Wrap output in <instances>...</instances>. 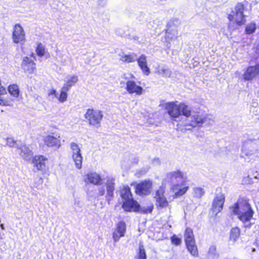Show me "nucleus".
I'll return each mask as SVG.
<instances>
[{"mask_svg": "<svg viewBox=\"0 0 259 259\" xmlns=\"http://www.w3.org/2000/svg\"><path fill=\"white\" fill-rule=\"evenodd\" d=\"M183 181V174L180 170L170 171L167 173L164 182H167L170 184L176 185L178 182H181Z\"/></svg>", "mask_w": 259, "mask_h": 259, "instance_id": "9d476101", "label": "nucleus"}, {"mask_svg": "<svg viewBox=\"0 0 259 259\" xmlns=\"http://www.w3.org/2000/svg\"><path fill=\"white\" fill-rule=\"evenodd\" d=\"M25 33L22 27L19 24H16L14 28L12 38L15 43H21L25 39Z\"/></svg>", "mask_w": 259, "mask_h": 259, "instance_id": "f8f14e48", "label": "nucleus"}, {"mask_svg": "<svg viewBox=\"0 0 259 259\" xmlns=\"http://www.w3.org/2000/svg\"><path fill=\"white\" fill-rule=\"evenodd\" d=\"M48 95L49 96H54L56 98L57 97L58 93H57L55 89H51L49 91Z\"/></svg>", "mask_w": 259, "mask_h": 259, "instance_id": "79ce46f5", "label": "nucleus"}, {"mask_svg": "<svg viewBox=\"0 0 259 259\" xmlns=\"http://www.w3.org/2000/svg\"><path fill=\"white\" fill-rule=\"evenodd\" d=\"M120 196L122 199V207L126 211H138L140 205L134 200L128 186H124L120 191Z\"/></svg>", "mask_w": 259, "mask_h": 259, "instance_id": "7ed1b4c3", "label": "nucleus"}, {"mask_svg": "<svg viewBox=\"0 0 259 259\" xmlns=\"http://www.w3.org/2000/svg\"><path fill=\"white\" fill-rule=\"evenodd\" d=\"M138 64L143 73L148 75L150 73V69L147 66V57L145 55H141L137 60Z\"/></svg>", "mask_w": 259, "mask_h": 259, "instance_id": "6ab92c4d", "label": "nucleus"}, {"mask_svg": "<svg viewBox=\"0 0 259 259\" xmlns=\"http://www.w3.org/2000/svg\"><path fill=\"white\" fill-rule=\"evenodd\" d=\"M48 159L42 155H36L32 160V163L33 166L35 167L37 170L44 171L46 170V163Z\"/></svg>", "mask_w": 259, "mask_h": 259, "instance_id": "4468645a", "label": "nucleus"}, {"mask_svg": "<svg viewBox=\"0 0 259 259\" xmlns=\"http://www.w3.org/2000/svg\"><path fill=\"white\" fill-rule=\"evenodd\" d=\"M21 65L23 70L29 73H32L35 69L34 62L27 57L23 58Z\"/></svg>", "mask_w": 259, "mask_h": 259, "instance_id": "a211bd4d", "label": "nucleus"}, {"mask_svg": "<svg viewBox=\"0 0 259 259\" xmlns=\"http://www.w3.org/2000/svg\"><path fill=\"white\" fill-rule=\"evenodd\" d=\"M60 136L56 134L55 136L48 135L44 139L45 143L49 147H55L59 148L61 145Z\"/></svg>", "mask_w": 259, "mask_h": 259, "instance_id": "f3484780", "label": "nucleus"}, {"mask_svg": "<svg viewBox=\"0 0 259 259\" xmlns=\"http://www.w3.org/2000/svg\"><path fill=\"white\" fill-rule=\"evenodd\" d=\"M225 196L222 193L217 194L212 203L211 210L214 215H217L223 208Z\"/></svg>", "mask_w": 259, "mask_h": 259, "instance_id": "6e6552de", "label": "nucleus"}, {"mask_svg": "<svg viewBox=\"0 0 259 259\" xmlns=\"http://www.w3.org/2000/svg\"><path fill=\"white\" fill-rule=\"evenodd\" d=\"M138 159H136V162H138Z\"/></svg>", "mask_w": 259, "mask_h": 259, "instance_id": "3c124183", "label": "nucleus"}, {"mask_svg": "<svg viewBox=\"0 0 259 259\" xmlns=\"http://www.w3.org/2000/svg\"><path fill=\"white\" fill-rule=\"evenodd\" d=\"M208 255L209 257L214 259L219 257V254L217 252L216 247L214 245L211 246L208 252Z\"/></svg>", "mask_w": 259, "mask_h": 259, "instance_id": "473e14b6", "label": "nucleus"}, {"mask_svg": "<svg viewBox=\"0 0 259 259\" xmlns=\"http://www.w3.org/2000/svg\"><path fill=\"white\" fill-rule=\"evenodd\" d=\"M120 56V60L124 62L132 63L134 62L137 60V55L132 53L130 55H124L123 53L119 54Z\"/></svg>", "mask_w": 259, "mask_h": 259, "instance_id": "b1692460", "label": "nucleus"}, {"mask_svg": "<svg viewBox=\"0 0 259 259\" xmlns=\"http://www.w3.org/2000/svg\"><path fill=\"white\" fill-rule=\"evenodd\" d=\"M98 191V195L99 196H102L105 194V189L104 186L99 187Z\"/></svg>", "mask_w": 259, "mask_h": 259, "instance_id": "a19ab883", "label": "nucleus"}, {"mask_svg": "<svg viewBox=\"0 0 259 259\" xmlns=\"http://www.w3.org/2000/svg\"><path fill=\"white\" fill-rule=\"evenodd\" d=\"M119 235H120L119 233H116V230H115L113 233V239L115 242H118L120 238L122 237V236H119Z\"/></svg>", "mask_w": 259, "mask_h": 259, "instance_id": "ea45409f", "label": "nucleus"}, {"mask_svg": "<svg viewBox=\"0 0 259 259\" xmlns=\"http://www.w3.org/2000/svg\"><path fill=\"white\" fill-rule=\"evenodd\" d=\"M188 189V186H184L181 188L179 184L174 185L172 187L173 191L175 192V195L176 197H179L184 195Z\"/></svg>", "mask_w": 259, "mask_h": 259, "instance_id": "4be33fe9", "label": "nucleus"}, {"mask_svg": "<svg viewBox=\"0 0 259 259\" xmlns=\"http://www.w3.org/2000/svg\"><path fill=\"white\" fill-rule=\"evenodd\" d=\"M135 259H147V255L143 242L139 243L138 251L135 256Z\"/></svg>", "mask_w": 259, "mask_h": 259, "instance_id": "393cba45", "label": "nucleus"}, {"mask_svg": "<svg viewBox=\"0 0 259 259\" xmlns=\"http://www.w3.org/2000/svg\"><path fill=\"white\" fill-rule=\"evenodd\" d=\"M232 214L237 215L239 220L246 227H250L252 224L250 221L252 218L254 211L248 201L243 199H239L230 207Z\"/></svg>", "mask_w": 259, "mask_h": 259, "instance_id": "f03ea898", "label": "nucleus"}, {"mask_svg": "<svg viewBox=\"0 0 259 259\" xmlns=\"http://www.w3.org/2000/svg\"><path fill=\"white\" fill-rule=\"evenodd\" d=\"M36 51L37 54L40 57L43 56L45 54V49L41 44L38 45Z\"/></svg>", "mask_w": 259, "mask_h": 259, "instance_id": "e433bc0d", "label": "nucleus"}, {"mask_svg": "<svg viewBox=\"0 0 259 259\" xmlns=\"http://www.w3.org/2000/svg\"><path fill=\"white\" fill-rule=\"evenodd\" d=\"M17 148L19 150L20 156L26 161L30 160L32 157V152L25 145L18 146L17 145Z\"/></svg>", "mask_w": 259, "mask_h": 259, "instance_id": "aec40b11", "label": "nucleus"}, {"mask_svg": "<svg viewBox=\"0 0 259 259\" xmlns=\"http://www.w3.org/2000/svg\"><path fill=\"white\" fill-rule=\"evenodd\" d=\"M3 239V237H2V235H1V234L0 233V240L1 239Z\"/></svg>", "mask_w": 259, "mask_h": 259, "instance_id": "de8ad7c7", "label": "nucleus"}, {"mask_svg": "<svg viewBox=\"0 0 259 259\" xmlns=\"http://www.w3.org/2000/svg\"><path fill=\"white\" fill-rule=\"evenodd\" d=\"M70 148L72 153V157L74 161L76 167L80 169L82 166V157L79 146L74 142L70 143Z\"/></svg>", "mask_w": 259, "mask_h": 259, "instance_id": "423d86ee", "label": "nucleus"}, {"mask_svg": "<svg viewBox=\"0 0 259 259\" xmlns=\"http://www.w3.org/2000/svg\"><path fill=\"white\" fill-rule=\"evenodd\" d=\"M164 193L165 188L163 186H161L156 192L154 198L156 200V205L158 207L163 208L168 205V202L164 195Z\"/></svg>", "mask_w": 259, "mask_h": 259, "instance_id": "1a4fd4ad", "label": "nucleus"}, {"mask_svg": "<svg viewBox=\"0 0 259 259\" xmlns=\"http://www.w3.org/2000/svg\"><path fill=\"white\" fill-rule=\"evenodd\" d=\"M186 245L188 251L192 255L195 257L198 256V251L195 244V241L186 243Z\"/></svg>", "mask_w": 259, "mask_h": 259, "instance_id": "a878e982", "label": "nucleus"}, {"mask_svg": "<svg viewBox=\"0 0 259 259\" xmlns=\"http://www.w3.org/2000/svg\"><path fill=\"white\" fill-rule=\"evenodd\" d=\"M105 185L106 188V200L109 204L114 197L115 190V179L112 177H106L105 178Z\"/></svg>", "mask_w": 259, "mask_h": 259, "instance_id": "0eeeda50", "label": "nucleus"}, {"mask_svg": "<svg viewBox=\"0 0 259 259\" xmlns=\"http://www.w3.org/2000/svg\"><path fill=\"white\" fill-rule=\"evenodd\" d=\"M259 75V64L248 67L244 72L243 76L245 80H251Z\"/></svg>", "mask_w": 259, "mask_h": 259, "instance_id": "dca6fc26", "label": "nucleus"}, {"mask_svg": "<svg viewBox=\"0 0 259 259\" xmlns=\"http://www.w3.org/2000/svg\"><path fill=\"white\" fill-rule=\"evenodd\" d=\"M8 90L10 94L14 97H18L19 95L18 87L16 84L10 85Z\"/></svg>", "mask_w": 259, "mask_h": 259, "instance_id": "2f4dec72", "label": "nucleus"}, {"mask_svg": "<svg viewBox=\"0 0 259 259\" xmlns=\"http://www.w3.org/2000/svg\"><path fill=\"white\" fill-rule=\"evenodd\" d=\"M171 241L172 243L176 245H180L181 242L182 240L181 239L177 237L176 235H174L171 237Z\"/></svg>", "mask_w": 259, "mask_h": 259, "instance_id": "4c0bfd02", "label": "nucleus"}, {"mask_svg": "<svg viewBox=\"0 0 259 259\" xmlns=\"http://www.w3.org/2000/svg\"><path fill=\"white\" fill-rule=\"evenodd\" d=\"M256 28V24L252 22L246 25L245 32L247 34H251L254 32Z\"/></svg>", "mask_w": 259, "mask_h": 259, "instance_id": "7c9ffc66", "label": "nucleus"}, {"mask_svg": "<svg viewBox=\"0 0 259 259\" xmlns=\"http://www.w3.org/2000/svg\"><path fill=\"white\" fill-rule=\"evenodd\" d=\"M1 227L3 229V225H1Z\"/></svg>", "mask_w": 259, "mask_h": 259, "instance_id": "8fccbe9b", "label": "nucleus"}, {"mask_svg": "<svg viewBox=\"0 0 259 259\" xmlns=\"http://www.w3.org/2000/svg\"><path fill=\"white\" fill-rule=\"evenodd\" d=\"M240 235V230L238 228H233L232 229L230 234V239L234 241L239 237Z\"/></svg>", "mask_w": 259, "mask_h": 259, "instance_id": "72a5a7b5", "label": "nucleus"}, {"mask_svg": "<svg viewBox=\"0 0 259 259\" xmlns=\"http://www.w3.org/2000/svg\"><path fill=\"white\" fill-rule=\"evenodd\" d=\"M244 10V5L241 3H238L231 13L228 15L229 20L236 23L238 26L244 24L246 20L245 19V16L243 14Z\"/></svg>", "mask_w": 259, "mask_h": 259, "instance_id": "20e7f679", "label": "nucleus"}, {"mask_svg": "<svg viewBox=\"0 0 259 259\" xmlns=\"http://www.w3.org/2000/svg\"><path fill=\"white\" fill-rule=\"evenodd\" d=\"M242 157H244L245 160L247 161L254 160L256 158V151L254 149H250L244 147L242 149Z\"/></svg>", "mask_w": 259, "mask_h": 259, "instance_id": "412c9836", "label": "nucleus"}, {"mask_svg": "<svg viewBox=\"0 0 259 259\" xmlns=\"http://www.w3.org/2000/svg\"><path fill=\"white\" fill-rule=\"evenodd\" d=\"M6 141L7 142L6 145L10 147H13L16 144V142L12 138H7Z\"/></svg>", "mask_w": 259, "mask_h": 259, "instance_id": "58836bf2", "label": "nucleus"}, {"mask_svg": "<svg viewBox=\"0 0 259 259\" xmlns=\"http://www.w3.org/2000/svg\"><path fill=\"white\" fill-rule=\"evenodd\" d=\"M159 74L164 77H170L171 75V70L168 68H162L158 71Z\"/></svg>", "mask_w": 259, "mask_h": 259, "instance_id": "c9c22d12", "label": "nucleus"}, {"mask_svg": "<svg viewBox=\"0 0 259 259\" xmlns=\"http://www.w3.org/2000/svg\"><path fill=\"white\" fill-rule=\"evenodd\" d=\"M98 5L101 7H104L106 5V0H98Z\"/></svg>", "mask_w": 259, "mask_h": 259, "instance_id": "37998d69", "label": "nucleus"}, {"mask_svg": "<svg viewBox=\"0 0 259 259\" xmlns=\"http://www.w3.org/2000/svg\"><path fill=\"white\" fill-rule=\"evenodd\" d=\"M84 117L90 125L98 127L100 126V122L103 118V114L100 110L88 109Z\"/></svg>", "mask_w": 259, "mask_h": 259, "instance_id": "39448f33", "label": "nucleus"}, {"mask_svg": "<svg viewBox=\"0 0 259 259\" xmlns=\"http://www.w3.org/2000/svg\"><path fill=\"white\" fill-rule=\"evenodd\" d=\"M66 87H62L59 96L57 95V98L60 103H64L67 100L68 94L67 92L69 91Z\"/></svg>", "mask_w": 259, "mask_h": 259, "instance_id": "c85d7f7f", "label": "nucleus"}, {"mask_svg": "<svg viewBox=\"0 0 259 259\" xmlns=\"http://www.w3.org/2000/svg\"><path fill=\"white\" fill-rule=\"evenodd\" d=\"M165 109L172 119L174 124L177 122V126L185 127L184 130H191L196 126H201L203 124H212L213 121L210 118L197 114L191 115V108L185 103L176 104L174 102L168 103ZM182 131L184 128H182Z\"/></svg>", "mask_w": 259, "mask_h": 259, "instance_id": "f257e3e1", "label": "nucleus"}, {"mask_svg": "<svg viewBox=\"0 0 259 259\" xmlns=\"http://www.w3.org/2000/svg\"><path fill=\"white\" fill-rule=\"evenodd\" d=\"M78 77L76 75H72L68 76L67 78L66 82L64 84L63 87H66L69 91L70 88L75 85L76 83L78 81Z\"/></svg>", "mask_w": 259, "mask_h": 259, "instance_id": "5701e85b", "label": "nucleus"}, {"mask_svg": "<svg viewBox=\"0 0 259 259\" xmlns=\"http://www.w3.org/2000/svg\"><path fill=\"white\" fill-rule=\"evenodd\" d=\"M83 180L87 184H92L94 185H100L102 184V179L96 172H90L83 177Z\"/></svg>", "mask_w": 259, "mask_h": 259, "instance_id": "ddd939ff", "label": "nucleus"}, {"mask_svg": "<svg viewBox=\"0 0 259 259\" xmlns=\"http://www.w3.org/2000/svg\"><path fill=\"white\" fill-rule=\"evenodd\" d=\"M126 224L123 222H119L115 229L116 233H119V236L123 237L126 231Z\"/></svg>", "mask_w": 259, "mask_h": 259, "instance_id": "c756f323", "label": "nucleus"}, {"mask_svg": "<svg viewBox=\"0 0 259 259\" xmlns=\"http://www.w3.org/2000/svg\"><path fill=\"white\" fill-rule=\"evenodd\" d=\"M125 89L130 94L135 93L137 95H141L144 92L143 88L137 85L133 80H128L126 82Z\"/></svg>", "mask_w": 259, "mask_h": 259, "instance_id": "2eb2a0df", "label": "nucleus"}, {"mask_svg": "<svg viewBox=\"0 0 259 259\" xmlns=\"http://www.w3.org/2000/svg\"><path fill=\"white\" fill-rule=\"evenodd\" d=\"M3 105L4 106H10V105L8 103V101H5L0 98V105Z\"/></svg>", "mask_w": 259, "mask_h": 259, "instance_id": "c03bdc74", "label": "nucleus"}, {"mask_svg": "<svg viewBox=\"0 0 259 259\" xmlns=\"http://www.w3.org/2000/svg\"><path fill=\"white\" fill-rule=\"evenodd\" d=\"M152 186L151 181L145 180L137 185L136 192L139 195H147L150 193Z\"/></svg>", "mask_w": 259, "mask_h": 259, "instance_id": "9b49d317", "label": "nucleus"}, {"mask_svg": "<svg viewBox=\"0 0 259 259\" xmlns=\"http://www.w3.org/2000/svg\"><path fill=\"white\" fill-rule=\"evenodd\" d=\"M184 239L185 243L195 242L194 236L193 231L191 229L187 228L185 232Z\"/></svg>", "mask_w": 259, "mask_h": 259, "instance_id": "bb28decb", "label": "nucleus"}, {"mask_svg": "<svg viewBox=\"0 0 259 259\" xmlns=\"http://www.w3.org/2000/svg\"><path fill=\"white\" fill-rule=\"evenodd\" d=\"M141 172H142V174H144L146 173V171H141Z\"/></svg>", "mask_w": 259, "mask_h": 259, "instance_id": "09e8293b", "label": "nucleus"}, {"mask_svg": "<svg viewBox=\"0 0 259 259\" xmlns=\"http://www.w3.org/2000/svg\"><path fill=\"white\" fill-rule=\"evenodd\" d=\"M193 192L195 197L200 198L205 193L204 189L200 187H196L193 188Z\"/></svg>", "mask_w": 259, "mask_h": 259, "instance_id": "f704fd0d", "label": "nucleus"}, {"mask_svg": "<svg viewBox=\"0 0 259 259\" xmlns=\"http://www.w3.org/2000/svg\"><path fill=\"white\" fill-rule=\"evenodd\" d=\"M152 163L155 164H160V160L158 158H155L153 160Z\"/></svg>", "mask_w": 259, "mask_h": 259, "instance_id": "a18cd8bd", "label": "nucleus"}, {"mask_svg": "<svg viewBox=\"0 0 259 259\" xmlns=\"http://www.w3.org/2000/svg\"><path fill=\"white\" fill-rule=\"evenodd\" d=\"M178 37V32L176 30H166L165 39L167 42L177 38Z\"/></svg>", "mask_w": 259, "mask_h": 259, "instance_id": "cd10ccee", "label": "nucleus"}, {"mask_svg": "<svg viewBox=\"0 0 259 259\" xmlns=\"http://www.w3.org/2000/svg\"><path fill=\"white\" fill-rule=\"evenodd\" d=\"M254 177L255 179H259V174H257V175H255Z\"/></svg>", "mask_w": 259, "mask_h": 259, "instance_id": "49530a36", "label": "nucleus"}]
</instances>
